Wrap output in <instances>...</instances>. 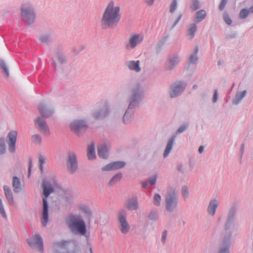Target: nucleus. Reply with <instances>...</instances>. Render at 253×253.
Segmentation results:
<instances>
[{
  "mask_svg": "<svg viewBox=\"0 0 253 253\" xmlns=\"http://www.w3.org/2000/svg\"><path fill=\"white\" fill-rule=\"evenodd\" d=\"M244 148H244V144H242L241 146L240 150V160L242 159V158L243 157V155L244 152Z\"/></svg>",
  "mask_w": 253,
  "mask_h": 253,
  "instance_id": "54",
  "label": "nucleus"
},
{
  "mask_svg": "<svg viewBox=\"0 0 253 253\" xmlns=\"http://www.w3.org/2000/svg\"><path fill=\"white\" fill-rule=\"evenodd\" d=\"M12 186L15 193H18L21 190V182L18 177L15 176L12 179Z\"/></svg>",
  "mask_w": 253,
  "mask_h": 253,
  "instance_id": "22",
  "label": "nucleus"
},
{
  "mask_svg": "<svg viewBox=\"0 0 253 253\" xmlns=\"http://www.w3.org/2000/svg\"><path fill=\"white\" fill-rule=\"evenodd\" d=\"M41 112V117H42L44 120L45 118H47L50 117L53 115V112Z\"/></svg>",
  "mask_w": 253,
  "mask_h": 253,
  "instance_id": "44",
  "label": "nucleus"
},
{
  "mask_svg": "<svg viewBox=\"0 0 253 253\" xmlns=\"http://www.w3.org/2000/svg\"><path fill=\"white\" fill-rule=\"evenodd\" d=\"M198 51V49L197 47H196L195 49V53L193 55H192L190 57V63H194L196 61H197L198 58L197 56V54Z\"/></svg>",
  "mask_w": 253,
  "mask_h": 253,
  "instance_id": "42",
  "label": "nucleus"
},
{
  "mask_svg": "<svg viewBox=\"0 0 253 253\" xmlns=\"http://www.w3.org/2000/svg\"><path fill=\"white\" fill-rule=\"evenodd\" d=\"M224 18L225 21L226 22V23L227 24L230 25L231 24L232 20L228 16L226 15V16H224Z\"/></svg>",
  "mask_w": 253,
  "mask_h": 253,
  "instance_id": "56",
  "label": "nucleus"
},
{
  "mask_svg": "<svg viewBox=\"0 0 253 253\" xmlns=\"http://www.w3.org/2000/svg\"><path fill=\"white\" fill-rule=\"evenodd\" d=\"M126 212L124 210H122L118 213V219L120 224V230L122 233H127L130 228L128 223L126 220Z\"/></svg>",
  "mask_w": 253,
  "mask_h": 253,
  "instance_id": "9",
  "label": "nucleus"
},
{
  "mask_svg": "<svg viewBox=\"0 0 253 253\" xmlns=\"http://www.w3.org/2000/svg\"><path fill=\"white\" fill-rule=\"evenodd\" d=\"M114 170L121 169L124 167L126 163L124 161H118L112 162Z\"/></svg>",
  "mask_w": 253,
  "mask_h": 253,
  "instance_id": "33",
  "label": "nucleus"
},
{
  "mask_svg": "<svg viewBox=\"0 0 253 253\" xmlns=\"http://www.w3.org/2000/svg\"><path fill=\"white\" fill-rule=\"evenodd\" d=\"M121 17L119 4L111 0L105 9L101 20V24L105 28H114L117 25Z\"/></svg>",
  "mask_w": 253,
  "mask_h": 253,
  "instance_id": "2",
  "label": "nucleus"
},
{
  "mask_svg": "<svg viewBox=\"0 0 253 253\" xmlns=\"http://www.w3.org/2000/svg\"><path fill=\"white\" fill-rule=\"evenodd\" d=\"M6 153V145L3 138H0V155H2Z\"/></svg>",
  "mask_w": 253,
  "mask_h": 253,
  "instance_id": "36",
  "label": "nucleus"
},
{
  "mask_svg": "<svg viewBox=\"0 0 253 253\" xmlns=\"http://www.w3.org/2000/svg\"><path fill=\"white\" fill-rule=\"evenodd\" d=\"M3 206L2 202L1 199H0V207Z\"/></svg>",
  "mask_w": 253,
  "mask_h": 253,
  "instance_id": "64",
  "label": "nucleus"
},
{
  "mask_svg": "<svg viewBox=\"0 0 253 253\" xmlns=\"http://www.w3.org/2000/svg\"><path fill=\"white\" fill-rule=\"evenodd\" d=\"M200 7V2L198 0L193 1V3L191 4L190 8L193 11H195L198 9Z\"/></svg>",
  "mask_w": 253,
  "mask_h": 253,
  "instance_id": "43",
  "label": "nucleus"
},
{
  "mask_svg": "<svg viewBox=\"0 0 253 253\" xmlns=\"http://www.w3.org/2000/svg\"><path fill=\"white\" fill-rule=\"evenodd\" d=\"M179 59L177 56H174L169 60L168 68L169 69H172L179 62Z\"/></svg>",
  "mask_w": 253,
  "mask_h": 253,
  "instance_id": "29",
  "label": "nucleus"
},
{
  "mask_svg": "<svg viewBox=\"0 0 253 253\" xmlns=\"http://www.w3.org/2000/svg\"><path fill=\"white\" fill-rule=\"evenodd\" d=\"M3 190L5 196L10 204L13 203V195L10 188L7 185L3 186Z\"/></svg>",
  "mask_w": 253,
  "mask_h": 253,
  "instance_id": "23",
  "label": "nucleus"
},
{
  "mask_svg": "<svg viewBox=\"0 0 253 253\" xmlns=\"http://www.w3.org/2000/svg\"><path fill=\"white\" fill-rule=\"evenodd\" d=\"M246 93V90H244L242 92L237 93L235 98L233 100V103L236 105L238 104L245 97Z\"/></svg>",
  "mask_w": 253,
  "mask_h": 253,
  "instance_id": "31",
  "label": "nucleus"
},
{
  "mask_svg": "<svg viewBox=\"0 0 253 253\" xmlns=\"http://www.w3.org/2000/svg\"><path fill=\"white\" fill-rule=\"evenodd\" d=\"M189 168L188 169V172H191L192 171V170H193V168H194V165L192 164V162L190 161L189 162Z\"/></svg>",
  "mask_w": 253,
  "mask_h": 253,
  "instance_id": "58",
  "label": "nucleus"
},
{
  "mask_svg": "<svg viewBox=\"0 0 253 253\" xmlns=\"http://www.w3.org/2000/svg\"><path fill=\"white\" fill-rule=\"evenodd\" d=\"M27 243L31 247L36 246L40 252L43 251V243L42 237L40 234H37L34 237L33 239H28Z\"/></svg>",
  "mask_w": 253,
  "mask_h": 253,
  "instance_id": "10",
  "label": "nucleus"
},
{
  "mask_svg": "<svg viewBox=\"0 0 253 253\" xmlns=\"http://www.w3.org/2000/svg\"><path fill=\"white\" fill-rule=\"evenodd\" d=\"M177 5V2L176 0H172L170 6V12L173 13L176 9Z\"/></svg>",
  "mask_w": 253,
  "mask_h": 253,
  "instance_id": "45",
  "label": "nucleus"
},
{
  "mask_svg": "<svg viewBox=\"0 0 253 253\" xmlns=\"http://www.w3.org/2000/svg\"><path fill=\"white\" fill-rule=\"evenodd\" d=\"M161 196L159 194H155L154 196L153 203L157 206H159L161 205Z\"/></svg>",
  "mask_w": 253,
  "mask_h": 253,
  "instance_id": "39",
  "label": "nucleus"
},
{
  "mask_svg": "<svg viewBox=\"0 0 253 253\" xmlns=\"http://www.w3.org/2000/svg\"><path fill=\"white\" fill-rule=\"evenodd\" d=\"M184 86L182 83L179 82L174 84L171 87L170 91H169V95L171 98L175 97L179 94L184 89Z\"/></svg>",
  "mask_w": 253,
  "mask_h": 253,
  "instance_id": "13",
  "label": "nucleus"
},
{
  "mask_svg": "<svg viewBox=\"0 0 253 253\" xmlns=\"http://www.w3.org/2000/svg\"><path fill=\"white\" fill-rule=\"evenodd\" d=\"M157 175H155L153 177H150L148 178V182L151 185H153L156 184L157 181Z\"/></svg>",
  "mask_w": 253,
  "mask_h": 253,
  "instance_id": "48",
  "label": "nucleus"
},
{
  "mask_svg": "<svg viewBox=\"0 0 253 253\" xmlns=\"http://www.w3.org/2000/svg\"><path fill=\"white\" fill-rule=\"evenodd\" d=\"M41 41L42 43H45L48 41V37L45 36H42L41 37Z\"/></svg>",
  "mask_w": 253,
  "mask_h": 253,
  "instance_id": "55",
  "label": "nucleus"
},
{
  "mask_svg": "<svg viewBox=\"0 0 253 253\" xmlns=\"http://www.w3.org/2000/svg\"><path fill=\"white\" fill-rule=\"evenodd\" d=\"M204 146H200L199 147V149H198V151L199 152V153L201 154L203 152L204 150Z\"/></svg>",
  "mask_w": 253,
  "mask_h": 253,
  "instance_id": "60",
  "label": "nucleus"
},
{
  "mask_svg": "<svg viewBox=\"0 0 253 253\" xmlns=\"http://www.w3.org/2000/svg\"><path fill=\"white\" fill-rule=\"evenodd\" d=\"M101 170L102 171H111V170H114L113 168L112 163H110L105 165V166L101 168Z\"/></svg>",
  "mask_w": 253,
  "mask_h": 253,
  "instance_id": "46",
  "label": "nucleus"
},
{
  "mask_svg": "<svg viewBox=\"0 0 253 253\" xmlns=\"http://www.w3.org/2000/svg\"><path fill=\"white\" fill-rule=\"evenodd\" d=\"M68 169L71 173H74L78 169V162L75 154H69L67 160Z\"/></svg>",
  "mask_w": 253,
  "mask_h": 253,
  "instance_id": "11",
  "label": "nucleus"
},
{
  "mask_svg": "<svg viewBox=\"0 0 253 253\" xmlns=\"http://www.w3.org/2000/svg\"><path fill=\"white\" fill-rule=\"evenodd\" d=\"M87 157L89 160H93L95 158V146L93 143L87 148Z\"/></svg>",
  "mask_w": 253,
  "mask_h": 253,
  "instance_id": "25",
  "label": "nucleus"
},
{
  "mask_svg": "<svg viewBox=\"0 0 253 253\" xmlns=\"http://www.w3.org/2000/svg\"><path fill=\"white\" fill-rule=\"evenodd\" d=\"M134 118L133 112H125L123 115V122L125 124L130 123Z\"/></svg>",
  "mask_w": 253,
  "mask_h": 253,
  "instance_id": "21",
  "label": "nucleus"
},
{
  "mask_svg": "<svg viewBox=\"0 0 253 253\" xmlns=\"http://www.w3.org/2000/svg\"><path fill=\"white\" fill-rule=\"evenodd\" d=\"M109 150V146L106 144L98 146L97 148L98 156L101 158L107 159L108 157Z\"/></svg>",
  "mask_w": 253,
  "mask_h": 253,
  "instance_id": "16",
  "label": "nucleus"
},
{
  "mask_svg": "<svg viewBox=\"0 0 253 253\" xmlns=\"http://www.w3.org/2000/svg\"><path fill=\"white\" fill-rule=\"evenodd\" d=\"M66 223L73 233L76 235L84 236L86 233L85 221L82 216L72 214L67 217Z\"/></svg>",
  "mask_w": 253,
  "mask_h": 253,
  "instance_id": "4",
  "label": "nucleus"
},
{
  "mask_svg": "<svg viewBox=\"0 0 253 253\" xmlns=\"http://www.w3.org/2000/svg\"><path fill=\"white\" fill-rule=\"evenodd\" d=\"M21 16L24 22L28 24H32L35 18L33 8L28 4H24L22 6Z\"/></svg>",
  "mask_w": 253,
  "mask_h": 253,
  "instance_id": "8",
  "label": "nucleus"
},
{
  "mask_svg": "<svg viewBox=\"0 0 253 253\" xmlns=\"http://www.w3.org/2000/svg\"><path fill=\"white\" fill-rule=\"evenodd\" d=\"M35 123L39 126V129L45 134H49V129L44 120L42 117H38L35 120Z\"/></svg>",
  "mask_w": 253,
  "mask_h": 253,
  "instance_id": "14",
  "label": "nucleus"
},
{
  "mask_svg": "<svg viewBox=\"0 0 253 253\" xmlns=\"http://www.w3.org/2000/svg\"><path fill=\"white\" fill-rule=\"evenodd\" d=\"M167 236V231L165 230L162 235L161 241L163 245H165L166 243V238Z\"/></svg>",
  "mask_w": 253,
  "mask_h": 253,
  "instance_id": "49",
  "label": "nucleus"
},
{
  "mask_svg": "<svg viewBox=\"0 0 253 253\" xmlns=\"http://www.w3.org/2000/svg\"><path fill=\"white\" fill-rule=\"evenodd\" d=\"M217 100V90H215L212 98V101L215 102Z\"/></svg>",
  "mask_w": 253,
  "mask_h": 253,
  "instance_id": "57",
  "label": "nucleus"
},
{
  "mask_svg": "<svg viewBox=\"0 0 253 253\" xmlns=\"http://www.w3.org/2000/svg\"><path fill=\"white\" fill-rule=\"evenodd\" d=\"M39 161L40 169L41 172L42 173L43 171V165L45 162L44 157L42 155H40L39 157Z\"/></svg>",
  "mask_w": 253,
  "mask_h": 253,
  "instance_id": "41",
  "label": "nucleus"
},
{
  "mask_svg": "<svg viewBox=\"0 0 253 253\" xmlns=\"http://www.w3.org/2000/svg\"><path fill=\"white\" fill-rule=\"evenodd\" d=\"M144 37L141 34L131 35L129 39V45L131 48H134L138 43L143 40Z\"/></svg>",
  "mask_w": 253,
  "mask_h": 253,
  "instance_id": "15",
  "label": "nucleus"
},
{
  "mask_svg": "<svg viewBox=\"0 0 253 253\" xmlns=\"http://www.w3.org/2000/svg\"><path fill=\"white\" fill-rule=\"evenodd\" d=\"M80 210L87 214L88 222H90L92 213L89 208L86 205H83L81 207Z\"/></svg>",
  "mask_w": 253,
  "mask_h": 253,
  "instance_id": "32",
  "label": "nucleus"
},
{
  "mask_svg": "<svg viewBox=\"0 0 253 253\" xmlns=\"http://www.w3.org/2000/svg\"><path fill=\"white\" fill-rule=\"evenodd\" d=\"M239 206V202L237 201H234L228 210L224 225L222 239L217 253H230L232 235L230 229L234 224L236 216L238 211Z\"/></svg>",
  "mask_w": 253,
  "mask_h": 253,
  "instance_id": "1",
  "label": "nucleus"
},
{
  "mask_svg": "<svg viewBox=\"0 0 253 253\" xmlns=\"http://www.w3.org/2000/svg\"><path fill=\"white\" fill-rule=\"evenodd\" d=\"M248 10H250V13H253V6H251Z\"/></svg>",
  "mask_w": 253,
  "mask_h": 253,
  "instance_id": "63",
  "label": "nucleus"
},
{
  "mask_svg": "<svg viewBox=\"0 0 253 253\" xmlns=\"http://www.w3.org/2000/svg\"><path fill=\"white\" fill-rule=\"evenodd\" d=\"M175 138L176 135H172L171 136V137L169 139L163 154V156L165 158L167 157L169 153L170 152L172 148V146L175 139Z\"/></svg>",
  "mask_w": 253,
  "mask_h": 253,
  "instance_id": "19",
  "label": "nucleus"
},
{
  "mask_svg": "<svg viewBox=\"0 0 253 253\" xmlns=\"http://www.w3.org/2000/svg\"><path fill=\"white\" fill-rule=\"evenodd\" d=\"M32 159L31 158H30L29 160V166H28V177H29L31 175V169H32Z\"/></svg>",
  "mask_w": 253,
  "mask_h": 253,
  "instance_id": "50",
  "label": "nucleus"
},
{
  "mask_svg": "<svg viewBox=\"0 0 253 253\" xmlns=\"http://www.w3.org/2000/svg\"><path fill=\"white\" fill-rule=\"evenodd\" d=\"M207 13L204 10H200L197 12L195 21L197 23L202 21L206 16Z\"/></svg>",
  "mask_w": 253,
  "mask_h": 253,
  "instance_id": "27",
  "label": "nucleus"
},
{
  "mask_svg": "<svg viewBox=\"0 0 253 253\" xmlns=\"http://www.w3.org/2000/svg\"><path fill=\"white\" fill-rule=\"evenodd\" d=\"M109 112H94L92 116L95 120H102L108 115Z\"/></svg>",
  "mask_w": 253,
  "mask_h": 253,
  "instance_id": "26",
  "label": "nucleus"
},
{
  "mask_svg": "<svg viewBox=\"0 0 253 253\" xmlns=\"http://www.w3.org/2000/svg\"><path fill=\"white\" fill-rule=\"evenodd\" d=\"M57 182L54 176L51 178V182H49L46 179H44L42 181V188L43 192L42 194V222L43 226H46L47 222L48 220V205L47 198L49 196L54 192L53 186H56Z\"/></svg>",
  "mask_w": 253,
  "mask_h": 253,
  "instance_id": "3",
  "label": "nucleus"
},
{
  "mask_svg": "<svg viewBox=\"0 0 253 253\" xmlns=\"http://www.w3.org/2000/svg\"><path fill=\"white\" fill-rule=\"evenodd\" d=\"M33 138L34 139V140L39 143L41 142L42 140V138L41 136L39 134H34L32 136Z\"/></svg>",
  "mask_w": 253,
  "mask_h": 253,
  "instance_id": "53",
  "label": "nucleus"
},
{
  "mask_svg": "<svg viewBox=\"0 0 253 253\" xmlns=\"http://www.w3.org/2000/svg\"><path fill=\"white\" fill-rule=\"evenodd\" d=\"M74 246L73 242L70 241H61L56 242L53 244V248L55 250V253H75L69 251Z\"/></svg>",
  "mask_w": 253,
  "mask_h": 253,
  "instance_id": "7",
  "label": "nucleus"
},
{
  "mask_svg": "<svg viewBox=\"0 0 253 253\" xmlns=\"http://www.w3.org/2000/svg\"><path fill=\"white\" fill-rule=\"evenodd\" d=\"M227 0H222L219 7L220 10H222L224 8V7L226 4Z\"/></svg>",
  "mask_w": 253,
  "mask_h": 253,
  "instance_id": "51",
  "label": "nucleus"
},
{
  "mask_svg": "<svg viewBox=\"0 0 253 253\" xmlns=\"http://www.w3.org/2000/svg\"><path fill=\"white\" fill-rule=\"evenodd\" d=\"M139 98H140V94H139L138 91H133L131 101L129 105V108L132 109L131 106L133 105L135 101H136Z\"/></svg>",
  "mask_w": 253,
  "mask_h": 253,
  "instance_id": "35",
  "label": "nucleus"
},
{
  "mask_svg": "<svg viewBox=\"0 0 253 253\" xmlns=\"http://www.w3.org/2000/svg\"><path fill=\"white\" fill-rule=\"evenodd\" d=\"M181 17H182V14H179V15L178 16V18H177V20H176V22H175V24H174V26H175V25L178 23V22H179V21L180 20V19H181Z\"/></svg>",
  "mask_w": 253,
  "mask_h": 253,
  "instance_id": "62",
  "label": "nucleus"
},
{
  "mask_svg": "<svg viewBox=\"0 0 253 253\" xmlns=\"http://www.w3.org/2000/svg\"><path fill=\"white\" fill-rule=\"evenodd\" d=\"M219 202L216 199L211 200L207 208L208 213L212 216H213L215 213L216 210L218 207Z\"/></svg>",
  "mask_w": 253,
  "mask_h": 253,
  "instance_id": "17",
  "label": "nucleus"
},
{
  "mask_svg": "<svg viewBox=\"0 0 253 253\" xmlns=\"http://www.w3.org/2000/svg\"><path fill=\"white\" fill-rule=\"evenodd\" d=\"M178 197L176 191L171 189L168 191L165 198V208L169 212L173 211L177 207Z\"/></svg>",
  "mask_w": 253,
  "mask_h": 253,
  "instance_id": "5",
  "label": "nucleus"
},
{
  "mask_svg": "<svg viewBox=\"0 0 253 253\" xmlns=\"http://www.w3.org/2000/svg\"><path fill=\"white\" fill-rule=\"evenodd\" d=\"M17 136V133L16 131H11L8 133L6 142L8 144L9 150L11 153L15 152Z\"/></svg>",
  "mask_w": 253,
  "mask_h": 253,
  "instance_id": "12",
  "label": "nucleus"
},
{
  "mask_svg": "<svg viewBox=\"0 0 253 253\" xmlns=\"http://www.w3.org/2000/svg\"><path fill=\"white\" fill-rule=\"evenodd\" d=\"M129 211L136 210L138 208V203L136 197L128 199L125 205Z\"/></svg>",
  "mask_w": 253,
  "mask_h": 253,
  "instance_id": "18",
  "label": "nucleus"
},
{
  "mask_svg": "<svg viewBox=\"0 0 253 253\" xmlns=\"http://www.w3.org/2000/svg\"><path fill=\"white\" fill-rule=\"evenodd\" d=\"M197 30V26L195 24H192L190 26V28L188 30V35L190 36V39L194 37V33Z\"/></svg>",
  "mask_w": 253,
  "mask_h": 253,
  "instance_id": "37",
  "label": "nucleus"
},
{
  "mask_svg": "<svg viewBox=\"0 0 253 253\" xmlns=\"http://www.w3.org/2000/svg\"><path fill=\"white\" fill-rule=\"evenodd\" d=\"M181 194L182 196L184 199L187 198L189 195L188 188L187 186L184 185L181 188Z\"/></svg>",
  "mask_w": 253,
  "mask_h": 253,
  "instance_id": "40",
  "label": "nucleus"
},
{
  "mask_svg": "<svg viewBox=\"0 0 253 253\" xmlns=\"http://www.w3.org/2000/svg\"><path fill=\"white\" fill-rule=\"evenodd\" d=\"M87 128L88 123L85 120H75L70 124L71 130L78 135L85 132Z\"/></svg>",
  "mask_w": 253,
  "mask_h": 253,
  "instance_id": "6",
  "label": "nucleus"
},
{
  "mask_svg": "<svg viewBox=\"0 0 253 253\" xmlns=\"http://www.w3.org/2000/svg\"><path fill=\"white\" fill-rule=\"evenodd\" d=\"M154 1H155V0H145V2L148 5L151 6L153 4Z\"/></svg>",
  "mask_w": 253,
  "mask_h": 253,
  "instance_id": "59",
  "label": "nucleus"
},
{
  "mask_svg": "<svg viewBox=\"0 0 253 253\" xmlns=\"http://www.w3.org/2000/svg\"><path fill=\"white\" fill-rule=\"evenodd\" d=\"M249 14L250 10L248 9L243 8L240 12V17L241 19H245L249 16Z\"/></svg>",
  "mask_w": 253,
  "mask_h": 253,
  "instance_id": "38",
  "label": "nucleus"
},
{
  "mask_svg": "<svg viewBox=\"0 0 253 253\" xmlns=\"http://www.w3.org/2000/svg\"><path fill=\"white\" fill-rule=\"evenodd\" d=\"M127 67L130 70H133L136 72L140 71L141 69L139 67V61H129L126 63Z\"/></svg>",
  "mask_w": 253,
  "mask_h": 253,
  "instance_id": "20",
  "label": "nucleus"
},
{
  "mask_svg": "<svg viewBox=\"0 0 253 253\" xmlns=\"http://www.w3.org/2000/svg\"><path fill=\"white\" fill-rule=\"evenodd\" d=\"M148 217L151 220H158L159 219V212L158 210L155 209L151 210L148 215Z\"/></svg>",
  "mask_w": 253,
  "mask_h": 253,
  "instance_id": "30",
  "label": "nucleus"
},
{
  "mask_svg": "<svg viewBox=\"0 0 253 253\" xmlns=\"http://www.w3.org/2000/svg\"><path fill=\"white\" fill-rule=\"evenodd\" d=\"M142 186L143 188L146 189L148 186V183L146 181H143L142 183Z\"/></svg>",
  "mask_w": 253,
  "mask_h": 253,
  "instance_id": "61",
  "label": "nucleus"
},
{
  "mask_svg": "<svg viewBox=\"0 0 253 253\" xmlns=\"http://www.w3.org/2000/svg\"><path fill=\"white\" fill-rule=\"evenodd\" d=\"M176 169L181 174H183L184 173V166L181 163L177 164Z\"/></svg>",
  "mask_w": 253,
  "mask_h": 253,
  "instance_id": "47",
  "label": "nucleus"
},
{
  "mask_svg": "<svg viewBox=\"0 0 253 253\" xmlns=\"http://www.w3.org/2000/svg\"><path fill=\"white\" fill-rule=\"evenodd\" d=\"M0 67L3 70L2 74H3V76L6 78L8 77L9 74L8 68L6 64L2 60H0Z\"/></svg>",
  "mask_w": 253,
  "mask_h": 253,
  "instance_id": "34",
  "label": "nucleus"
},
{
  "mask_svg": "<svg viewBox=\"0 0 253 253\" xmlns=\"http://www.w3.org/2000/svg\"><path fill=\"white\" fill-rule=\"evenodd\" d=\"M0 213L1 215L3 217L5 218L6 217V213L5 212L3 206H1L0 207Z\"/></svg>",
  "mask_w": 253,
  "mask_h": 253,
  "instance_id": "52",
  "label": "nucleus"
},
{
  "mask_svg": "<svg viewBox=\"0 0 253 253\" xmlns=\"http://www.w3.org/2000/svg\"><path fill=\"white\" fill-rule=\"evenodd\" d=\"M123 177V174L121 172H119L116 173L115 175H114L110 180L108 183V185L109 186H112L115 184L119 182Z\"/></svg>",
  "mask_w": 253,
  "mask_h": 253,
  "instance_id": "24",
  "label": "nucleus"
},
{
  "mask_svg": "<svg viewBox=\"0 0 253 253\" xmlns=\"http://www.w3.org/2000/svg\"><path fill=\"white\" fill-rule=\"evenodd\" d=\"M190 126L189 122H186L183 124H182L178 128L177 130L175 132V135L176 136L178 134H180L184 132L185 130H186L189 126Z\"/></svg>",
  "mask_w": 253,
  "mask_h": 253,
  "instance_id": "28",
  "label": "nucleus"
}]
</instances>
